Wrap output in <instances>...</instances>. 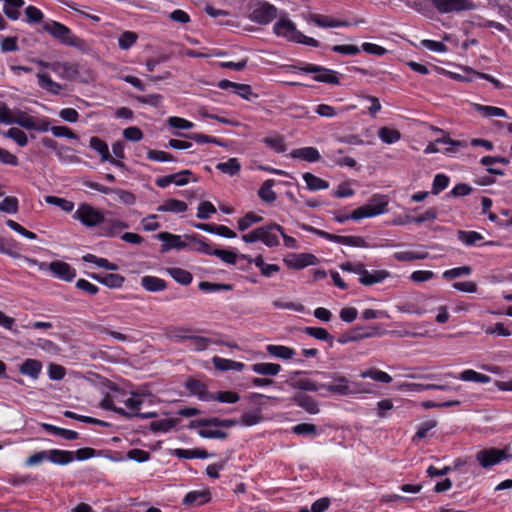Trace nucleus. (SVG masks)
Segmentation results:
<instances>
[{"label":"nucleus","instance_id":"obj_33","mask_svg":"<svg viewBox=\"0 0 512 512\" xmlns=\"http://www.w3.org/2000/svg\"><path fill=\"white\" fill-rule=\"evenodd\" d=\"M266 350L270 355L280 359H291L295 355L292 348L283 345H268Z\"/></svg>","mask_w":512,"mask_h":512},{"label":"nucleus","instance_id":"obj_50","mask_svg":"<svg viewBox=\"0 0 512 512\" xmlns=\"http://www.w3.org/2000/svg\"><path fill=\"white\" fill-rule=\"evenodd\" d=\"M79 76V67L76 63L63 62L60 77L66 80H75Z\"/></svg>","mask_w":512,"mask_h":512},{"label":"nucleus","instance_id":"obj_28","mask_svg":"<svg viewBox=\"0 0 512 512\" xmlns=\"http://www.w3.org/2000/svg\"><path fill=\"white\" fill-rule=\"evenodd\" d=\"M142 287L149 292H159L166 289V282L156 276H144L141 278Z\"/></svg>","mask_w":512,"mask_h":512},{"label":"nucleus","instance_id":"obj_17","mask_svg":"<svg viewBox=\"0 0 512 512\" xmlns=\"http://www.w3.org/2000/svg\"><path fill=\"white\" fill-rule=\"evenodd\" d=\"M157 238L164 243L161 245V251L166 252L170 249H184L187 247V243L181 239V236L174 235L169 232H160Z\"/></svg>","mask_w":512,"mask_h":512},{"label":"nucleus","instance_id":"obj_2","mask_svg":"<svg viewBox=\"0 0 512 512\" xmlns=\"http://www.w3.org/2000/svg\"><path fill=\"white\" fill-rule=\"evenodd\" d=\"M273 29L275 34L285 37L289 41L302 43L312 47L319 46V42L316 39L302 34L296 29L295 24L289 19L281 18L274 24Z\"/></svg>","mask_w":512,"mask_h":512},{"label":"nucleus","instance_id":"obj_12","mask_svg":"<svg viewBox=\"0 0 512 512\" xmlns=\"http://www.w3.org/2000/svg\"><path fill=\"white\" fill-rule=\"evenodd\" d=\"M283 261L289 268L293 269H302L318 263L317 257L310 253L291 254L285 257Z\"/></svg>","mask_w":512,"mask_h":512},{"label":"nucleus","instance_id":"obj_13","mask_svg":"<svg viewBox=\"0 0 512 512\" xmlns=\"http://www.w3.org/2000/svg\"><path fill=\"white\" fill-rule=\"evenodd\" d=\"M238 424V421L235 419H220L217 417L212 418H203L196 419L190 421L188 427L189 428H198V427H225L230 428Z\"/></svg>","mask_w":512,"mask_h":512},{"label":"nucleus","instance_id":"obj_6","mask_svg":"<svg viewBox=\"0 0 512 512\" xmlns=\"http://www.w3.org/2000/svg\"><path fill=\"white\" fill-rule=\"evenodd\" d=\"M330 378L333 380L330 384H323L321 385V388L326 389L330 393L341 395V396H348L355 393H367V389H361L357 387H351L349 380L344 376H339L336 374H333L330 376Z\"/></svg>","mask_w":512,"mask_h":512},{"label":"nucleus","instance_id":"obj_27","mask_svg":"<svg viewBox=\"0 0 512 512\" xmlns=\"http://www.w3.org/2000/svg\"><path fill=\"white\" fill-rule=\"evenodd\" d=\"M42 369V364L36 359H26L20 366L19 371L33 379H37Z\"/></svg>","mask_w":512,"mask_h":512},{"label":"nucleus","instance_id":"obj_34","mask_svg":"<svg viewBox=\"0 0 512 512\" xmlns=\"http://www.w3.org/2000/svg\"><path fill=\"white\" fill-rule=\"evenodd\" d=\"M37 78L38 84L42 89L52 94H58L60 92L61 85L54 82L48 74L38 73Z\"/></svg>","mask_w":512,"mask_h":512},{"label":"nucleus","instance_id":"obj_3","mask_svg":"<svg viewBox=\"0 0 512 512\" xmlns=\"http://www.w3.org/2000/svg\"><path fill=\"white\" fill-rule=\"evenodd\" d=\"M24 260L31 265H37L40 270H49L55 278L65 282H71L76 277V270L70 264L61 260H55L49 264L38 262L36 259L29 257H24Z\"/></svg>","mask_w":512,"mask_h":512},{"label":"nucleus","instance_id":"obj_26","mask_svg":"<svg viewBox=\"0 0 512 512\" xmlns=\"http://www.w3.org/2000/svg\"><path fill=\"white\" fill-rule=\"evenodd\" d=\"M330 241L342 244V245H348V246H355V247H368L369 245L365 241V239L361 236H340L332 234L330 237Z\"/></svg>","mask_w":512,"mask_h":512},{"label":"nucleus","instance_id":"obj_1","mask_svg":"<svg viewBox=\"0 0 512 512\" xmlns=\"http://www.w3.org/2000/svg\"><path fill=\"white\" fill-rule=\"evenodd\" d=\"M388 199L384 195H375L371 200L355 209L350 215H342L336 217V221L339 223L345 222L349 219L360 220L363 218L374 217L387 212Z\"/></svg>","mask_w":512,"mask_h":512},{"label":"nucleus","instance_id":"obj_8","mask_svg":"<svg viewBox=\"0 0 512 512\" xmlns=\"http://www.w3.org/2000/svg\"><path fill=\"white\" fill-rule=\"evenodd\" d=\"M440 13H453L473 10L475 4L471 0H430Z\"/></svg>","mask_w":512,"mask_h":512},{"label":"nucleus","instance_id":"obj_7","mask_svg":"<svg viewBox=\"0 0 512 512\" xmlns=\"http://www.w3.org/2000/svg\"><path fill=\"white\" fill-rule=\"evenodd\" d=\"M43 30L65 45L76 46V38L72 35L71 30L60 22H46L43 25Z\"/></svg>","mask_w":512,"mask_h":512},{"label":"nucleus","instance_id":"obj_63","mask_svg":"<svg viewBox=\"0 0 512 512\" xmlns=\"http://www.w3.org/2000/svg\"><path fill=\"white\" fill-rule=\"evenodd\" d=\"M169 126L175 129H184L188 130L194 127V124L191 121H188L184 118L171 116L167 120Z\"/></svg>","mask_w":512,"mask_h":512},{"label":"nucleus","instance_id":"obj_61","mask_svg":"<svg viewBox=\"0 0 512 512\" xmlns=\"http://www.w3.org/2000/svg\"><path fill=\"white\" fill-rule=\"evenodd\" d=\"M263 142L278 153L286 151V145L282 136L266 137Z\"/></svg>","mask_w":512,"mask_h":512},{"label":"nucleus","instance_id":"obj_35","mask_svg":"<svg viewBox=\"0 0 512 512\" xmlns=\"http://www.w3.org/2000/svg\"><path fill=\"white\" fill-rule=\"evenodd\" d=\"M303 179L306 182L307 188L312 191L327 189L329 187L328 181L323 180L309 172L303 175Z\"/></svg>","mask_w":512,"mask_h":512},{"label":"nucleus","instance_id":"obj_56","mask_svg":"<svg viewBox=\"0 0 512 512\" xmlns=\"http://www.w3.org/2000/svg\"><path fill=\"white\" fill-rule=\"evenodd\" d=\"M45 201L48 204L56 205L65 212H71L74 208V203L64 198L57 196H47Z\"/></svg>","mask_w":512,"mask_h":512},{"label":"nucleus","instance_id":"obj_41","mask_svg":"<svg viewBox=\"0 0 512 512\" xmlns=\"http://www.w3.org/2000/svg\"><path fill=\"white\" fill-rule=\"evenodd\" d=\"M176 135L177 136H181V137L189 138V139H191V140H193V141H195L196 143H199V144L213 143V144H216V145H219V146H223L224 145L221 140H219V139H217L215 137H211V136H208V135H205V134H201V133H191V134L177 133Z\"/></svg>","mask_w":512,"mask_h":512},{"label":"nucleus","instance_id":"obj_39","mask_svg":"<svg viewBox=\"0 0 512 512\" xmlns=\"http://www.w3.org/2000/svg\"><path fill=\"white\" fill-rule=\"evenodd\" d=\"M378 136L384 143L393 144L400 140L401 133L397 129L381 127Z\"/></svg>","mask_w":512,"mask_h":512},{"label":"nucleus","instance_id":"obj_62","mask_svg":"<svg viewBox=\"0 0 512 512\" xmlns=\"http://www.w3.org/2000/svg\"><path fill=\"white\" fill-rule=\"evenodd\" d=\"M448 184H449L448 176H446L445 174H437L433 180L431 193L434 195L439 194L441 191H443L445 188H447Z\"/></svg>","mask_w":512,"mask_h":512},{"label":"nucleus","instance_id":"obj_45","mask_svg":"<svg viewBox=\"0 0 512 512\" xmlns=\"http://www.w3.org/2000/svg\"><path fill=\"white\" fill-rule=\"evenodd\" d=\"M393 257L399 262L422 260L428 257L427 252L401 251L394 253Z\"/></svg>","mask_w":512,"mask_h":512},{"label":"nucleus","instance_id":"obj_53","mask_svg":"<svg viewBox=\"0 0 512 512\" xmlns=\"http://www.w3.org/2000/svg\"><path fill=\"white\" fill-rule=\"evenodd\" d=\"M263 217L256 215L253 212H248L244 217L240 218L237 222L240 231L247 230L252 224L259 223Z\"/></svg>","mask_w":512,"mask_h":512},{"label":"nucleus","instance_id":"obj_54","mask_svg":"<svg viewBox=\"0 0 512 512\" xmlns=\"http://www.w3.org/2000/svg\"><path fill=\"white\" fill-rule=\"evenodd\" d=\"M471 272H472L471 267L465 265V266L456 267V268L446 270L443 272L442 276H443V278H445L447 280H453V279H456V278L464 276V275L465 276L470 275Z\"/></svg>","mask_w":512,"mask_h":512},{"label":"nucleus","instance_id":"obj_52","mask_svg":"<svg viewBox=\"0 0 512 512\" xmlns=\"http://www.w3.org/2000/svg\"><path fill=\"white\" fill-rule=\"evenodd\" d=\"M435 143L448 144L449 147L446 148V153H454L461 147H467L466 141L453 140L448 135H444L443 137L436 139Z\"/></svg>","mask_w":512,"mask_h":512},{"label":"nucleus","instance_id":"obj_57","mask_svg":"<svg viewBox=\"0 0 512 512\" xmlns=\"http://www.w3.org/2000/svg\"><path fill=\"white\" fill-rule=\"evenodd\" d=\"M187 240H189L190 242H193L197 245V247L195 248V250L197 252H200V253H204V254H207V255H213V250L211 248V246L204 240H202L201 238H199V236L197 235H186L185 236Z\"/></svg>","mask_w":512,"mask_h":512},{"label":"nucleus","instance_id":"obj_49","mask_svg":"<svg viewBox=\"0 0 512 512\" xmlns=\"http://www.w3.org/2000/svg\"><path fill=\"white\" fill-rule=\"evenodd\" d=\"M175 454L179 458H184V459H192V458L205 459L209 456V453L204 449H193V450L176 449Z\"/></svg>","mask_w":512,"mask_h":512},{"label":"nucleus","instance_id":"obj_22","mask_svg":"<svg viewBox=\"0 0 512 512\" xmlns=\"http://www.w3.org/2000/svg\"><path fill=\"white\" fill-rule=\"evenodd\" d=\"M292 400L310 414H317L320 411L318 402L309 395L300 393L295 395Z\"/></svg>","mask_w":512,"mask_h":512},{"label":"nucleus","instance_id":"obj_46","mask_svg":"<svg viewBox=\"0 0 512 512\" xmlns=\"http://www.w3.org/2000/svg\"><path fill=\"white\" fill-rule=\"evenodd\" d=\"M13 123L18 124L25 129H32L36 127L35 119L32 116L20 110L15 111Z\"/></svg>","mask_w":512,"mask_h":512},{"label":"nucleus","instance_id":"obj_9","mask_svg":"<svg viewBox=\"0 0 512 512\" xmlns=\"http://www.w3.org/2000/svg\"><path fill=\"white\" fill-rule=\"evenodd\" d=\"M107 215H112V212L107 211L105 213V220L100 224V236L115 237L123 229L128 228V224L126 222L120 220L119 218L107 217Z\"/></svg>","mask_w":512,"mask_h":512},{"label":"nucleus","instance_id":"obj_47","mask_svg":"<svg viewBox=\"0 0 512 512\" xmlns=\"http://www.w3.org/2000/svg\"><path fill=\"white\" fill-rule=\"evenodd\" d=\"M304 332L311 337H314L318 340L327 341L330 345L333 344V337L328 333V331L321 327H306Z\"/></svg>","mask_w":512,"mask_h":512},{"label":"nucleus","instance_id":"obj_51","mask_svg":"<svg viewBox=\"0 0 512 512\" xmlns=\"http://www.w3.org/2000/svg\"><path fill=\"white\" fill-rule=\"evenodd\" d=\"M198 288L201 291L204 292H217V291H230L233 289V286L231 284H224V283H211L207 281H201L198 284Z\"/></svg>","mask_w":512,"mask_h":512},{"label":"nucleus","instance_id":"obj_44","mask_svg":"<svg viewBox=\"0 0 512 512\" xmlns=\"http://www.w3.org/2000/svg\"><path fill=\"white\" fill-rule=\"evenodd\" d=\"M178 420L173 418H166L150 423V429L153 432H168L177 425Z\"/></svg>","mask_w":512,"mask_h":512},{"label":"nucleus","instance_id":"obj_64","mask_svg":"<svg viewBox=\"0 0 512 512\" xmlns=\"http://www.w3.org/2000/svg\"><path fill=\"white\" fill-rule=\"evenodd\" d=\"M212 253L214 256L220 258L223 262L227 264L234 265L236 263L237 254L232 251L225 249H214Z\"/></svg>","mask_w":512,"mask_h":512},{"label":"nucleus","instance_id":"obj_42","mask_svg":"<svg viewBox=\"0 0 512 512\" xmlns=\"http://www.w3.org/2000/svg\"><path fill=\"white\" fill-rule=\"evenodd\" d=\"M89 144L92 149H94L95 151H97L100 154L102 161L110 159L108 145L102 139H100L99 137L93 136L90 138Z\"/></svg>","mask_w":512,"mask_h":512},{"label":"nucleus","instance_id":"obj_24","mask_svg":"<svg viewBox=\"0 0 512 512\" xmlns=\"http://www.w3.org/2000/svg\"><path fill=\"white\" fill-rule=\"evenodd\" d=\"M211 500V494L209 490L191 491L186 494L183 499L184 505H202Z\"/></svg>","mask_w":512,"mask_h":512},{"label":"nucleus","instance_id":"obj_43","mask_svg":"<svg viewBox=\"0 0 512 512\" xmlns=\"http://www.w3.org/2000/svg\"><path fill=\"white\" fill-rule=\"evenodd\" d=\"M168 272L176 282L182 285H189L192 282V274L187 270L174 267L168 269Z\"/></svg>","mask_w":512,"mask_h":512},{"label":"nucleus","instance_id":"obj_5","mask_svg":"<svg viewBox=\"0 0 512 512\" xmlns=\"http://www.w3.org/2000/svg\"><path fill=\"white\" fill-rule=\"evenodd\" d=\"M475 458L482 468H490L502 460L512 458L506 449L485 448L475 454Z\"/></svg>","mask_w":512,"mask_h":512},{"label":"nucleus","instance_id":"obj_25","mask_svg":"<svg viewBox=\"0 0 512 512\" xmlns=\"http://www.w3.org/2000/svg\"><path fill=\"white\" fill-rule=\"evenodd\" d=\"M48 460L57 465H66L73 461V452L59 449L47 450Z\"/></svg>","mask_w":512,"mask_h":512},{"label":"nucleus","instance_id":"obj_23","mask_svg":"<svg viewBox=\"0 0 512 512\" xmlns=\"http://www.w3.org/2000/svg\"><path fill=\"white\" fill-rule=\"evenodd\" d=\"M292 158L302 159L308 162H316L320 159L319 151L314 147H303L291 151Z\"/></svg>","mask_w":512,"mask_h":512},{"label":"nucleus","instance_id":"obj_20","mask_svg":"<svg viewBox=\"0 0 512 512\" xmlns=\"http://www.w3.org/2000/svg\"><path fill=\"white\" fill-rule=\"evenodd\" d=\"M301 374L300 371H295L291 374L290 378L287 380L288 385H290L294 389L311 391L315 392L321 388V385H318L314 381L304 378L299 380H294V376Z\"/></svg>","mask_w":512,"mask_h":512},{"label":"nucleus","instance_id":"obj_38","mask_svg":"<svg viewBox=\"0 0 512 512\" xmlns=\"http://www.w3.org/2000/svg\"><path fill=\"white\" fill-rule=\"evenodd\" d=\"M459 379L463 381H473L478 383H488L491 378L488 375L479 373L472 369H467L459 374Z\"/></svg>","mask_w":512,"mask_h":512},{"label":"nucleus","instance_id":"obj_10","mask_svg":"<svg viewBox=\"0 0 512 512\" xmlns=\"http://www.w3.org/2000/svg\"><path fill=\"white\" fill-rule=\"evenodd\" d=\"M277 16V8L267 2L255 8L250 15V19L261 25H267Z\"/></svg>","mask_w":512,"mask_h":512},{"label":"nucleus","instance_id":"obj_30","mask_svg":"<svg viewBox=\"0 0 512 512\" xmlns=\"http://www.w3.org/2000/svg\"><path fill=\"white\" fill-rule=\"evenodd\" d=\"M186 210H187V204L184 201L177 200V199H168L157 208V211H159V212H173V213H183Z\"/></svg>","mask_w":512,"mask_h":512},{"label":"nucleus","instance_id":"obj_36","mask_svg":"<svg viewBox=\"0 0 512 512\" xmlns=\"http://www.w3.org/2000/svg\"><path fill=\"white\" fill-rule=\"evenodd\" d=\"M189 329L184 327L177 326H169L165 329V336L173 341H182L185 339H189L190 335H188Z\"/></svg>","mask_w":512,"mask_h":512},{"label":"nucleus","instance_id":"obj_15","mask_svg":"<svg viewBox=\"0 0 512 512\" xmlns=\"http://www.w3.org/2000/svg\"><path fill=\"white\" fill-rule=\"evenodd\" d=\"M359 276V281L361 284L365 286H371L373 284L380 283L390 277V272L387 270H373L370 272L363 265Z\"/></svg>","mask_w":512,"mask_h":512},{"label":"nucleus","instance_id":"obj_37","mask_svg":"<svg viewBox=\"0 0 512 512\" xmlns=\"http://www.w3.org/2000/svg\"><path fill=\"white\" fill-rule=\"evenodd\" d=\"M361 378H371L375 381L382 382V383H390L392 381V377L381 370H378L376 368H371L366 371H363L360 373Z\"/></svg>","mask_w":512,"mask_h":512},{"label":"nucleus","instance_id":"obj_60","mask_svg":"<svg viewBox=\"0 0 512 512\" xmlns=\"http://www.w3.org/2000/svg\"><path fill=\"white\" fill-rule=\"evenodd\" d=\"M25 15L27 22L30 24L40 23L44 18L41 10L32 5H29L25 8Z\"/></svg>","mask_w":512,"mask_h":512},{"label":"nucleus","instance_id":"obj_19","mask_svg":"<svg viewBox=\"0 0 512 512\" xmlns=\"http://www.w3.org/2000/svg\"><path fill=\"white\" fill-rule=\"evenodd\" d=\"M89 276L109 288H120L125 282V278L120 274H106L102 276L96 273H90Z\"/></svg>","mask_w":512,"mask_h":512},{"label":"nucleus","instance_id":"obj_59","mask_svg":"<svg viewBox=\"0 0 512 512\" xmlns=\"http://www.w3.org/2000/svg\"><path fill=\"white\" fill-rule=\"evenodd\" d=\"M137 39L138 35L135 32L126 31L119 37V47L123 50H127L136 43Z\"/></svg>","mask_w":512,"mask_h":512},{"label":"nucleus","instance_id":"obj_14","mask_svg":"<svg viewBox=\"0 0 512 512\" xmlns=\"http://www.w3.org/2000/svg\"><path fill=\"white\" fill-rule=\"evenodd\" d=\"M185 387L190 394L197 396L202 401H212L213 399V393L208 392L206 384L197 379H188L185 382Z\"/></svg>","mask_w":512,"mask_h":512},{"label":"nucleus","instance_id":"obj_11","mask_svg":"<svg viewBox=\"0 0 512 512\" xmlns=\"http://www.w3.org/2000/svg\"><path fill=\"white\" fill-rule=\"evenodd\" d=\"M299 70L305 73H315L316 76L314 77V80L318 82L339 84V79L334 72L324 67L314 64H306L303 67H299Z\"/></svg>","mask_w":512,"mask_h":512},{"label":"nucleus","instance_id":"obj_58","mask_svg":"<svg viewBox=\"0 0 512 512\" xmlns=\"http://www.w3.org/2000/svg\"><path fill=\"white\" fill-rule=\"evenodd\" d=\"M240 399L238 393L233 391H219L213 393L212 401H219L223 403H236Z\"/></svg>","mask_w":512,"mask_h":512},{"label":"nucleus","instance_id":"obj_21","mask_svg":"<svg viewBox=\"0 0 512 512\" xmlns=\"http://www.w3.org/2000/svg\"><path fill=\"white\" fill-rule=\"evenodd\" d=\"M309 20L313 22L315 25L323 28H335L349 25L347 21L336 20L317 13L311 14L309 16Z\"/></svg>","mask_w":512,"mask_h":512},{"label":"nucleus","instance_id":"obj_40","mask_svg":"<svg viewBox=\"0 0 512 512\" xmlns=\"http://www.w3.org/2000/svg\"><path fill=\"white\" fill-rule=\"evenodd\" d=\"M474 109L481 113L484 117H506V111L502 108L494 106H486L481 104H474Z\"/></svg>","mask_w":512,"mask_h":512},{"label":"nucleus","instance_id":"obj_16","mask_svg":"<svg viewBox=\"0 0 512 512\" xmlns=\"http://www.w3.org/2000/svg\"><path fill=\"white\" fill-rule=\"evenodd\" d=\"M276 232L282 233V226L271 223L261 227V241L268 247L279 245V239Z\"/></svg>","mask_w":512,"mask_h":512},{"label":"nucleus","instance_id":"obj_32","mask_svg":"<svg viewBox=\"0 0 512 512\" xmlns=\"http://www.w3.org/2000/svg\"><path fill=\"white\" fill-rule=\"evenodd\" d=\"M252 370L260 375H269V376H275L277 375L280 370L281 366L276 363H255L252 365Z\"/></svg>","mask_w":512,"mask_h":512},{"label":"nucleus","instance_id":"obj_18","mask_svg":"<svg viewBox=\"0 0 512 512\" xmlns=\"http://www.w3.org/2000/svg\"><path fill=\"white\" fill-rule=\"evenodd\" d=\"M100 406L103 409L114 411L115 413L124 416V417H140L143 419L152 418L155 417L157 414L155 412H149V413H130L125 411L123 408H118L114 405L112 398L110 395H106L103 400L100 403Z\"/></svg>","mask_w":512,"mask_h":512},{"label":"nucleus","instance_id":"obj_4","mask_svg":"<svg viewBox=\"0 0 512 512\" xmlns=\"http://www.w3.org/2000/svg\"><path fill=\"white\" fill-rule=\"evenodd\" d=\"M73 218L86 227H95L100 226L105 220V213L90 204L82 203L73 214Z\"/></svg>","mask_w":512,"mask_h":512},{"label":"nucleus","instance_id":"obj_29","mask_svg":"<svg viewBox=\"0 0 512 512\" xmlns=\"http://www.w3.org/2000/svg\"><path fill=\"white\" fill-rule=\"evenodd\" d=\"M275 185V181L273 179H268L263 182L260 189L258 190V196L260 199L266 203H273L277 199V194L273 190V186Z\"/></svg>","mask_w":512,"mask_h":512},{"label":"nucleus","instance_id":"obj_48","mask_svg":"<svg viewBox=\"0 0 512 512\" xmlns=\"http://www.w3.org/2000/svg\"><path fill=\"white\" fill-rule=\"evenodd\" d=\"M458 240L468 246L474 245L477 241L483 239V236L476 231H463L459 230L457 233Z\"/></svg>","mask_w":512,"mask_h":512},{"label":"nucleus","instance_id":"obj_55","mask_svg":"<svg viewBox=\"0 0 512 512\" xmlns=\"http://www.w3.org/2000/svg\"><path fill=\"white\" fill-rule=\"evenodd\" d=\"M3 135L13 139L21 147L26 146L28 143L27 135L18 128H10L7 132L3 133Z\"/></svg>","mask_w":512,"mask_h":512},{"label":"nucleus","instance_id":"obj_31","mask_svg":"<svg viewBox=\"0 0 512 512\" xmlns=\"http://www.w3.org/2000/svg\"><path fill=\"white\" fill-rule=\"evenodd\" d=\"M216 168L224 174L235 176L241 170V164L237 158H229L226 162H220Z\"/></svg>","mask_w":512,"mask_h":512}]
</instances>
